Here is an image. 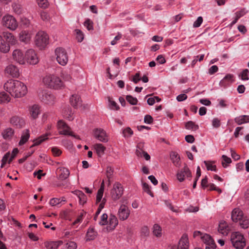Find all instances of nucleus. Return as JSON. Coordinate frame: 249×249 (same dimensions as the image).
<instances>
[{
  "label": "nucleus",
  "instance_id": "1",
  "mask_svg": "<svg viewBox=\"0 0 249 249\" xmlns=\"http://www.w3.org/2000/svg\"><path fill=\"white\" fill-rule=\"evenodd\" d=\"M4 89L12 96L20 98L27 93V86L22 82L16 80H9L4 85Z\"/></svg>",
  "mask_w": 249,
  "mask_h": 249
},
{
  "label": "nucleus",
  "instance_id": "2",
  "mask_svg": "<svg viewBox=\"0 0 249 249\" xmlns=\"http://www.w3.org/2000/svg\"><path fill=\"white\" fill-rule=\"evenodd\" d=\"M42 81L44 85L54 89H59L63 86V82L60 78L53 74L46 75Z\"/></svg>",
  "mask_w": 249,
  "mask_h": 249
},
{
  "label": "nucleus",
  "instance_id": "3",
  "mask_svg": "<svg viewBox=\"0 0 249 249\" xmlns=\"http://www.w3.org/2000/svg\"><path fill=\"white\" fill-rule=\"evenodd\" d=\"M49 37L48 35L45 32H38L35 38V43L36 46L40 49H44L49 44Z\"/></svg>",
  "mask_w": 249,
  "mask_h": 249
},
{
  "label": "nucleus",
  "instance_id": "4",
  "mask_svg": "<svg viewBox=\"0 0 249 249\" xmlns=\"http://www.w3.org/2000/svg\"><path fill=\"white\" fill-rule=\"evenodd\" d=\"M231 241L232 246L236 249H243L246 246L245 238L239 232H234L231 233Z\"/></svg>",
  "mask_w": 249,
  "mask_h": 249
},
{
  "label": "nucleus",
  "instance_id": "5",
  "mask_svg": "<svg viewBox=\"0 0 249 249\" xmlns=\"http://www.w3.org/2000/svg\"><path fill=\"white\" fill-rule=\"evenodd\" d=\"M57 62L62 66H65L69 59L68 53L66 50L63 48H57L55 50Z\"/></svg>",
  "mask_w": 249,
  "mask_h": 249
},
{
  "label": "nucleus",
  "instance_id": "6",
  "mask_svg": "<svg viewBox=\"0 0 249 249\" xmlns=\"http://www.w3.org/2000/svg\"><path fill=\"white\" fill-rule=\"evenodd\" d=\"M57 128L60 135H69L76 139H79L78 136L73 134L70 127L62 120L58 121Z\"/></svg>",
  "mask_w": 249,
  "mask_h": 249
},
{
  "label": "nucleus",
  "instance_id": "7",
  "mask_svg": "<svg viewBox=\"0 0 249 249\" xmlns=\"http://www.w3.org/2000/svg\"><path fill=\"white\" fill-rule=\"evenodd\" d=\"M2 24L11 30L14 31L18 27V23L15 18L11 15H6L2 18Z\"/></svg>",
  "mask_w": 249,
  "mask_h": 249
},
{
  "label": "nucleus",
  "instance_id": "8",
  "mask_svg": "<svg viewBox=\"0 0 249 249\" xmlns=\"http://www.w3.org/2000/svg\"><path fill=\"white\" fill-rule=\"evenodd\" d=\"M124 189L122 185L118 182H115L110 191V195L113 200L119 199L123 195Z\"/></svg>",
  "mask_w": 249,
  "mask_h": 249
},
{
  "label": "nucleus",
  "instance_id": "9",
  "mask_svg": "<svg viewBox=\"0 0 249 249\" xmlns=\"http://www.w3.org/2000/svg\"><path fill=\"white\" fill-rule=\"evenodd\" d=\"M4 73L7 76L13 78H18L20 74L18 68L14 64L7 65L4 69Z\"/></svg>",
  "mask_w": 249,
  "mask_h": 249
},
{
  "label": "nucleus",
  "instance_id": "10",
  "mask_svg": "<svg viewBox=\"0 0 249 249\" xmlns=\"http://www.w3.org/2000/svg\"><path fill=\"white\" fill-rule=\"evenodd\" d=\"M25 59L30 65H35L38 62L36 53L33 49H29L26 52Z\"/></svg>",
  "mask_w": 249,
  "mask_h": 249
},
{
  "label": "nucleus",
  "instance_id": "11",
  "mask_svg": "<svg viewBox=\"0 0 249 249\" xmlns=\"http://www.w3.org/2000/svg\"><path fill=\"white\" fill-rule=\"evenodd\" d=\"M192 177V173L187 165H185L183 168L177 172V178L179 182H182L185 178Z\"/></svg>",
  "mask_w": 249,
  "mask_h": 249
},
{
  "label": "nucleus",
  "instance_id": "12",
  "mask_svg": "<svg viewBox=\"0 0 249 249\" xmlns=\"http://www.w3.org/2000/svg\"><path fill=\"white\" fill-rule=\"evenodd\" d=\"M12 58L15 61L20 65L25 64V55L20 50L16 49L13 51Z\"/></svg>",
  "mask_w": 249,
  "mask_h": 249
},
{
  "label": "nucleus",
  "instance_id": "13",
  "mask_svg": "<svg viewBox=\"0 0 249 249\" xmlns=\"http://www.w3.org/2000/svg\"><path fill=\"white\" fill-rule=\"evenodd\" d=\"M40 99L46 104H53L54 102V97L50 92L46 90L42 91L39 94Z\"/></svg>",
  "mask_w": 249,
  "mask_h": 249
},
{
  "label": "nucleus",
  "instance_id": "14",
  "mask_svg": "<svg viewBox=\"0 0 249 249\" xmlns=\"http://www.w3.org/2000/svg\"><path fill=\"white\" fill-rule=\"evenodd\" d=\"M130 213V211L128 207L122 204L118 210V216L120 220L124 221L128 218Z\"/></svg>",
  "mask_w": 249,
  "mask_h": 249
},
{
  "label": "nucleus",
  "instance_id": "15",
  "mask_svg": "<svg viewBox=\"0 0 249 249\" xmlns=\"http://www.w3.org/2000/svg\"><path fill=\"white\" fill-rule=\"evenodd\" d=\"M94 136L98 141L103 142H107L108 141L106 132L102 128L95 129L94 130Z\"/></svg>",
  "mask_w": 249,
  "mask_h": 249
},
{
  "label": "nucleus",
  "instance_id": "16",
  "mask_svg": "<svg viewBox=\"0 0 249 249\" xmlns=\"http://www.w3.org/2000/svg\"><path fill=\"white\" fill-rule=\"evenodd\" d=\"M189 247L188 237L186 234H183L179 241L178 246H174L171 249H187Z\"/></svg>",
  "mask_w": 249,
  "mask_h": 249
},
{
  "label": "nucleus",
  "instance_id": "17",
  "mask_svg": "<svg viewBox=\"0 0 249 249\" xmlns=\"http://www.w3.org/2000/svg\"><path fill=\"white\" fill-rule=\"evenodd\" d=\"M18 152V150L17 148H14L12 153H7L3 157L2 159V164L1 167H2L8 161L10 163L16 157Z\"/></svg>",
  "mask_w": 249,
  "mask_h": 249
},
{
  "label": "nucleus",
  "instance_id": "18",
  "mask_svg": "<svg viewBox=\"0 0 249 249\" xmlns=\"http://www.w3.org/2000/svg\"><path fill=\"white\" fill-rule=\"evenodd\" d=\"M57 172L58 174V179L62 181L66 179L70 176L69 169L64 167L58 168Z\"/></svg>",
  "mask_w": 249,
  "mask_h": 249
},
{
  "label": "nucleus",
  "instance_id": "19",
  "mask_svg": "<svg viewBox=\"0 0 249 249\" xmlns=\"http://www.w3.org/2000/svg\"><path fill=\"white\" fill-rule=\"evenodd\" d=\"M231 219L235 222H238L244 216L243 212L238 208L234 209L231 213Z\"/></svg>",
  "mask_w": 249,
  "mask_h": 249
},
{
  "label": "nucleus",
  "instance_id": "20",
  "mask_svg": "<svg viewBox=\"0 0 249 249\" xmlns=\"http://www.w3.org/2000/svg\"><path fill=\"white\" fill-rule=\"evenodd\" d=\"M15 134V131L11 127L3 129L1 132L2 138L6 141H11Z\"/></svg>",
  "mask_w": 249,
  "mask_h": 249
},
{
  "label": "nucleus",
  "instance_id": "21",
  "mask_svg": "<svg viewBox=\"0 0 249 249\" xmlns=\"http://www.w3.org/2000/svg\"><path fill=\"white\" fill-rule=\"evenodd\" d=\"M230 230V227L224 221L219 222L218 231L223 235H227Z\"/></svg>",
  "mask_w": 249,
  "mask_h": 249
},
{
  "label": "nucleus",
  "instance_id": "22",
  "mask_svg": "<svg viewBox=\"0 0 249 249\" xmlns=\"http://www.w3.org/2000/svg\"><path fill=\"white\" fill-rule=\"evenodd\" d=\"M233 82V75L228 74L226 75L219 82V85L222 87H227Z\"/></svg>",
  "mask_w": 249,
  "mask_h": 249
},
{
  "label": "nucleus",
  "instance_id": "23",
  "mask_svg": "<svg viewBox=\"0 0 249 249\" xmlns=\"http://www.w3.org/2000/svg\"><path fill=\"white\" fill-rule=\"evenodd\" d=\"M10 50V46L4 40L2 36L0 35V52L6 53H8Z\"/></svg>",
  "mask_w": 249,
  "mask_h": 249
},
{
  "label": "nucleus",
  "instance_id": "24",
  "mask_svg": "<svg viewBox=\"0 0 249 249\" xmlns=\"http://www.w3.org/2000/svg\"><path fill=\"white\" fill-rule=\"evenodd\" d=\"M71 105L75 108H78L82 106V101L78 95L74 94L70 98Z\"/></svg>",
  "mask_w": 249,
  "mask_h": 249
},
{
  "label": "nucleus",
  "instance_id": "25",
  "mask_svg": "<svg viewBox=\"0 0 249 249\" xmlns=\"http://www.w3.org/2000/svg\"><path fill=\"white\" fill-rule=\"evenodd\" d=\"M170 156L174 165L177 167H179L181 165V161L179 155L176 152H172Z\"/></svg>",
  "mask_w": 249,
  "mask_h": 249
},
{
  "label": "nucleus",
  "instance_id": "26",
  "mask_svg": "<svg viewBox=\"0 0 249 249\" xmlns=\"http://www.w3.org/2000/svg\"><path fill=\"white\" fill-rule=\"evenodd\" d=\"M31 37V34L27 31H22L19 34L20 41L26 43L30 41Z\"/></svg>",
  "mask_w": 249,
  "mask_h": 249
},
{
  "label": "nucleus",
  "instance_id": "27",
  "mask_svg": "<svg viewBox=\"0 0 249 249\" xmlns=\"http://www.w3.org/2000/svg\"><path fill=\"white\" fill-rule=\"evenodd\" d=\"M72 193L76 196L79 199V203L81 205H84L87 202V196L81 191L75 190L72 192Z\"/></svg>",
  "mask_w": 249,
  "mask_h": 249
},
{
  "label": "nucleus",
  "instance_id": "28",
  "mask_svg": "<svg viewBox=\"0 0 249 249\" xmlns=\"http://www.w3.org/2000/svg\"><path fill=\"white\" fill-rule=\"evenodd\" d=\"M3 37L6 40L7 43L10 45H14L17 43L16 38L13 35L9 32H4L3 34Z\"/></svg>",
  "mask_w": 249,
  "mask_h": 249
},
{
  "label": "nucleus",
  "instance_id": "29",
  "mask_svg": "<svg viewBox=\"0 0 249 249\" xmlns=\"http://www.w3.org/2000/svg\"><path fill=\"white\" fill-rule=\"evenodd\" d=\"M62 244L61 241H50L45 242L44 245L47 249H57Z\"/></svg>",
  "mask_w": 249,
  "mask_h": 249
},
{
  "label": "nucleus",
  "instance_id": "30",
  "mask_svg": "<svg viewBox=\"0 0 249 249\" xmlns=\"http://www.w3.org/2000/svg\"><path fill=\"white\" fill-rule=\"evenodd\" d=\"M30 113L33 119H36L40 113V109L38 105H34L30 109Z\"/></svg>",
  "mask_w": 249,
  "mask_h": 249
},
{
  "label": "nucleus",
  "instance_id": "31",
  "mask_svg": "<svg viewBox=\"0 0 249 249\" xmlns=\"http://www.w3.org/2000/svg\"><path fill=\"white\" fill-rule=\"evenodd\" d=\"M235 122L238 125L249 123V115H240L234 118Z\"/></svg>",
  "mask_w": 249,
  "mask_h": 249
},
{
  "label": "nucleus",
  "instance_id": "32",
  "mask_svg": "<svg viewBox=\"0 0 249 249\" xmlns=\"http://www.w3.org/2000/svg\"><path fill=\"white\" fill-rule=\"evenodd\" d=\"M94 148L98 156H102L106 149L105 146H104L101 143H96L94 145Z\"/></svg>",
  "mask_w": 249,
  "mask_h": 249
},
{
  "label": "nucleus",
  "instance_id": "33",
  "mask_svg": "<svg viewBox=\"0 0 249 249\" xmlns=\"http://www.w3.org/2000/svg\"><path fill=\"white\" fill-rule=\"evenodd\" d=\"M118 221L114 215L110 214L109 217V227L113 230L118 225Z\"/></svg>",
  "mask_w": 249,
  "mask_h": 249
},
{
  "label": "nucleus",
  "instance_id": "34",
  "mask_svg": "<svg viewBox=\"0 0 249 249\" xmlns=\"http://www.w3.org/2000/svg\"><path fill=\"white\" fill-rule=\"evenodd\" d=\"M30 137L29 131L28 130H25L23 131L21 135L20 140L19 142V145H22L25 143L28 140Z\"/></svg>",
  "mask_w": 249,
  "mask_h": 249
},
{
  "label": "nucleus",
  "instance_id": "35",
  "mask_svg": "<svg viewBox=\"0 0 249 249\" xmlns=\"http://www.w3.org/2000/svg\"><path fill=\"white\" fill-rule=\"evenodd\" d=\"M104 187H105V183L104 180H103L101 183V186L100 189L98 190L97 196H96V203H99L101 201L104 190Z\"/></svg>",
  "mask_w": 249,
  "mask_h": 249
},
{
  "label": "nucleus",
  "instance_id": "36",
  "mask_svg": "<svg viewBox=\"0 0 249 249\" xmlns=\"http://www.w3.org/2000/svg\"><path fill=\"white\" fill-rule=\"evenodd\" d=\"M144 143L139 142L137 144L136 149V154L139 157H142V154L144 152Z\"/></svg>",
  "mask_w": 249,
  "mask_h": 249
},
{
  "label": "nucleus",
  "instance_id": "37",
  "mask_svg": "<svg viewBox=\"0 0 249 249\" xmlns=\"http://www.w3.org/2000/svg\"><path fill=\"white\" fill-rule=\"evenodd\" d=\"M21 120L17 116H13L10 119V122L13 125L16 126L17 127H21Z\"/></svg>",
  "mask_w": 249,
  "mask_h": 249
},
{
  "label": "nucleus",
  "instance_id": "38",
  "mask_svg": "<svg viewBox=\"0 0 249 249\" xmlns=\"http://www.w3.org/2000/svg\"><path fill=\"white\" fill-rule=\"evenodd\" d=\"M11 98L4 91L0 92V104H5L10 102Z\"/></svg>",
  "mask_w": 249,
  "mask_h": 249
},
{
  "label": "nucleus",
  "instance_id": "39",
  "mask_svg": "<svg viewBox=\"0 0 249 249\" xmlns=\"http://www.w3.org/2000/svg\"><path fill=\"white\" fill-rule=\"evenodd\" d=\"M14 12L17 15H21L23 13L24 10L22 6L17 3H14L12 5Z\"/></svg>",
  "mask_w": 249,
  "mask_h": 249
},
{
  "label": "nucleus",
  "instance_id": "40",
  "mask_svg": "<svg viewBox=\"0 0 249 249\" xmlns=\"http://www.w3.org/2000/svg\"><path fill=\"white\" fill-rule=\"evenodd\" d=\"M97 233L92 228L88 229L87 232V240H93L96 236Z\"/></svg>",
  "mask_w": 249,
  "mask_h": 249
},
{
  "label": "nucleus",
  "instance_id": "41",
  "mask_svg": "<svg viewBox=\"0 0 249 249\" xmlns=\"http://www.w3.org/2000/svg\"><path fill=\"white\" fill-rule=\"evenodd\" d=\"M201 239L206 245L210 244L212 245V243H214L213 239L210 235L207 233H204L201 236Z\"/></svg>",
  "mask_w": 249,
  "mask_h": 249
},
{
  "label": "nucleus",
  "instance_id": "42",
  "mask_svg": "<svg viewBox=\"0 0 249 249\" xmlns=\"http://www.w3.org/2000/svg\"><path fill=\"white\" fill-rule=\"evenodd\" d=\"M241 227L243 229H247L249 227V218L244 216L239 221Z\"/></svg>",
  "mask_w": 249,
  "mask_h": 249
},
{
  "label": "nucleus",
  "instance_id": "43",
  "mask_svg": "<svg viewBox=\"0 0 249 249\" xmlns=\"http://www.w3.org/2000/svg\"><path fill=\"white\" fill-rule=\"evenodd\" d=\"M153 233L157 237H160L162 235L161 228L158 224H155L153 228Z\"/></svg>",
  "mask_w": 249,
  "mask_h": 249
},
{
  "label": "nucleus",
  "instance_id": "44",
  "mask_svg": "<svg viewBox=\"0 0 249 249\" xmlns=\"http://www.w3.org/2000/svg\"><path fill=\"white\" fill-rule=\"evenodd\" d=\"M185 127L187 129L196 131L199 128L198 125L192 121H188L185 124Z\"/></svg>",
  "mask_w": 249,
  "mask_h": 249
},
{
  "label": "nucleus",
  "instance_id": "45",
  "mask_svg": "<svg viewBox=\"0 0 249 249\" xmlns=\"http://www.w3.org/2000/svg\"><path fill=\"white\" fill-rule=\"evenodd\" d=\"M65 201L64 197L53 198L50 199L49 203L52 206H55L58 205L61 202Z\"/></svg>",
  "mask_w": 249,
  "mask_h": 249
},
{
  "label": "nucleus",
  "instance_id": "46",
  "mask_svg": "<svg viewBox=\"0 0 249 249\" xmlns=\"http://www.w3.org/2000/svg\"><path fill=\"white\" fill-rule=\"evenodd\" d=\"M75 34V37L78 42H81L84 38V34L83 32L79 29H75L74 30Z\"/></svg>",
  "mask_w": 249,
  "mask_h": 249
},
{
  "label": "nucleus",
  "instance_id": "47",
  "mask_svg": "<svg viewBox=\"0 0 249 249\" xmlns=\"http://www.w3.org/2000/svg\"><path fill=\"white\" fill-rule=\"evenodd\" d=\"M113 173V169L110 166L107 167L106 170V176L108 178V185H109L110 184V179L112 177Z\"/></svg>",
  "mask_w": 249,
  "mask_h": 249
},
{
  "label": "nucleus",
  "instance_id": "48",
  "mask_svg": "<svg viewBox=\"0 0 249 249\" xmlns=\"http://www.w3.org/2000/svg\"><path fill=\"white\" fill-rule=\"evenodd\" d=\"M222 159L223 160L222 161V165L224 168H227L228 167V164L231 162V159L226 155H222Z\"/></svg>",
  "mask_w": 249,
  "mask_h": 249
},
{
  "label": "nucleus",
  "instance_id": "49",
  "mask_svg": "<svg viewBox=\"0 0 249 249\" xmlns=\"http://www.w3.org/2000/svg\"><path fill=\"white\" fill-rule=\"evenodd\" d=\"M204 163L207 167L208 170H211L212 171H216V167L215 165L210 161H204Z\"/></svg>",
  "mask_w": 249,
  "mask_h": 249
},
{
  "label": "nucleus",
  "instance_id": "50",
  "mask_svg": "<svg viewBox=\"0 0 249 249\" xmlns=\"http://www.w3.org/2000/svg\"><path fill=\"white\" fill-rule=\"evenodd\" d=\"M47 136H48L47 134H45V135L41 136L39 137V138H38L37 139H36L34 141V144L31 147L40 144L44 141H45L48 139Z\"/></svg>",
  "mask_w": 249,
  "mask_h": 249
},
{
  "label": "nucleus",
  "instance_id": "51",
  "mask_svg": "<svg viewBox=\"0 0 249 249\" xmlns=\"http://www.w3.org/2000/svg\"><path fill=\"white\" fill-rule=\"evenodd\" d=\"M249 70L245 69L240 73L239 76L242 80H248L249 79Z\"/></svg>",
  "mask_w": 249,
  "mask_h": 249
},
{
  "label": "nucleus",
  "instance_id": "52",
  "mask_svg": "<svg viewBox=\"0 0 249 249\" xmlns=\"http://www.w3.org/2000/svg\"><path fill=\"white\" fill-rule=\"evenodd\" d=\"M108 106L109 108L112 110H118L119 109L117 103L110 97H108Z\"/></svg>",
  "mask_w": 249,
  "mask_h": 249
},
{
  "label": "nucleus",
  "instance_id": "53",
  "mask_svg": "<svg viewBox=\"0 0 249 249\" xmlns=\"http://www.w3.org/2000/svg\"><path fill=\"white\" fill-rule=\"evenodd\" d=\"M123 134L125 138H130L133 134V131L129 127H127L123 130Z\"/></svg>",
  "mask_w": 249,
  "mask_h": 249
},
{
  "label": "nucleus",
  "instance_id": "54",
  "mask_svg": "<svg viewBox=\"0 0 249 249\" xmlns=\"http://www.w3.org/2000/svg\"><path fill=\"white\" fill-rule=\"evenodd\" d=\"M204 57V54H202L200 55H197L196 56H194V59L193 60L192 63H191V67H194L196 63V62L199 61H201L203 60Z\"/></svg>",
  "mask_w": 249,
  "mask_h": 249
},
{
  "label": "nucleus",
  "instance_id": "55",
  "mask_svg": "<svg viewBox=\"0 0 249 249\" xmlns=\"http://www.w3.org/2000/svg\"><path fill=\"white\" fill-rule=\"evenodd\" d=\"M127 101L132 105H136L138 103V100L136 97H134L131 95H127L126 97Z\"/></svg>",
  "mask_w": 249,
  "mask_h": 249
},
{
  "label": "nucleus",
  "instance_id": "56",
  "mask_svg": "<svg viewBox=\"0 0 249 249\" xmlns=\"http://www.w3.org/2000/svg\"><path fill=\"white\" fill-rule=\"evenodd\" d=\"M84 25L89 31L93 30V22L89 19L86 20L84 22Z\"/></svg>",
  "mask_w": 249,
  "mask_h": 249
},
{
  "label": "nucleus",
  "instance_id": "57",
  "mask_svg": "<svg viewBox=\"0 0 249 249\" xmlns=\"http://www.w3.org/2000/svg\"><path fill=\"white\" fill-rule=\"evenodd\" d=\"M85 213L82 212L77 217L76 220L72 223V225L73 226H75L77 224L81 223L83 220V216L84 215Z\"/></svg>",
  "mask_w": 249,
  "mask_h": 249
},
{
  "label": "nucleus",
  "instance_id": "58",
  "mask_svg": "<svg viewBox=\"0 0 249 249\" xmlns=\"http://www.w3.org/2000/svg\"><path fill=\"white\" fill-rule=\"evenodd\" d=\"M108 216L106 213H103L101 217V220L99 222L100 225H106L107 223Z\"/></svg>",
  "mask_w": 249,
  "mask_h": 249
},
{
  "label": "nucleus",
  "instance_id": "59",
  "mask_svg": "<svg viewBox=\"0 0 249 249\" xmlns=\"http://www.w3.org/2000/svg\"><path fill=\"white\" fill-rule=\"evenodd\" d=\"M38 5L40 7L46 8L49 5V2L47 0H37Z\"/></svg>",
  "mask_w": 249,
  "mask_h": 249
},
{
  "label": "nucleus",
  "instance_id": "60",
  "mask_svg": "<svg viewBox=\"0 0 249 249\" xmlns=\"http://www.w3.org/2000/svg\"><path fill=\"white\" fill-rule=\"evenodd\" d=\"M122 37V35L121 33L118 32L117 35L115 36L114 39L111 41V44L112 45H115L118 41Z\"/></svg>",
  "mask_w": 249,
  "mask_h": 249
},
{
  "label": "nucleus",
  "instance_id": "61",
  "mask_svg": "<svg viewBox=\"0 0 249 249\" xmlns=\"http://www.w3.org/2000/svg\"><path fill=\"white\" fill-rule=\"evenodd\" d=\"M41 18L45 21H49L50 19V17L48 13L46 12H41L40 13Z\"/></svg>",
  "mask_w": 249,
  "mask_h": 249
},
{
  "label": "nucleus",
  "instance_id": "62",
  "mask_svg": "<svg viewBox=\"0 0 249 249\" xmlns=\"http://www.w3.org/2000/svg\"><path fill=\"white\" fill-rule=\"evenodd\" d=\"M203 22V18L202 17H198L196 20L194 22L193 27L195 28L199 27Z\"/></svg>",
  "mask_w": 249,
  "mask_h": 249
},
{
  "label": "nucleus",
  "instance_id": "63",
  "mask_svg": "<svg viewBox=\"0 0 249 249\" xmlns=\"http://www.w3.org/2000/svg\"><path fill=\"white\" fill-rule=\"evenodd\" d=\"M247 13L245 9H242L241 10L237 11L235 13V17L239 19L242 17L244 16Z\"/></svg>",
  "mask_w": 249,
  "mask_h": 249
},
{
  "label": "nucleus",
  "instance_id": "64",
  "mask_svg": "<svg viewBox=\"0 0 249 249\" xmlns=\"http://www.w3.org/2000/svg\"><path fill=\"white\" fill-rule=\"evenodd\" d=\"M66 247L68 249H76L77 246L75 242L70 241L66 244Z\"/></svg>",
  "mask_w": 249,
  "mask_h": 249
}]
</instances>
